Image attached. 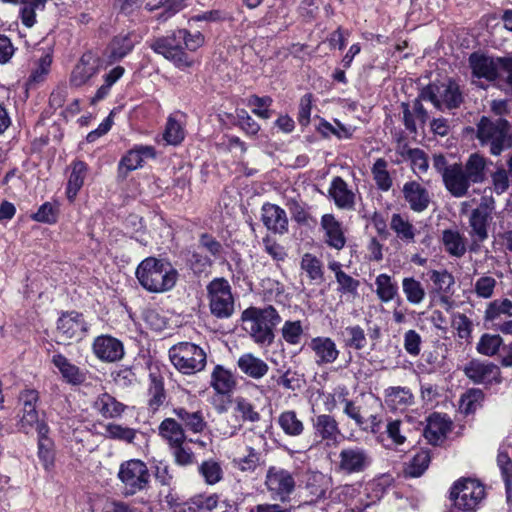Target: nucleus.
<instances>
[{"label":"nucleus","mask_w":512,"mask_h":512,"mask_svg":"<svg viewBox=\"0 0 512 512\" xmlns=\"http://www.w3.org/2000/svg\"><path fill=\"white\" fill-rule=\"evenodd\" d=\"M241 321L249 323L247 329L254 343L270 346L275 340V329L281 323L282 317L272 305L264 307L249 306L242 311Z\"/></svg>","instance_id":"1"},{"label":"nucleus","mask_w":512,"mask_h":512,"mask_svg":"<svg viewBox=\"0 0 512 512\" xmlns=\"http://www.w3.org/2000/svg\"><path fill=\"white\" fill-rule=\"evenodd\" d=\"M139 284L150 293H163L172 290L178 279V272L170 263L155 257L143 259L136 268Z\"/></svg>","instance_id":"2"},{"label":"nucleus","mask_w":512,"mask_h":512,"mask_svg":"<svg viewBox=\"0 0 512 512\" xmlns=\"http://www.w3.org/2000/svg\"><path fill=\"white\" fill-rule=\"evenodd\" d=\"M476 138L481 146L498 156L511 145L509 122L500 117L491 119L483 116L477 124Z\"/></svg>","instance_id":"3"},{"label":"nucleus","mask_w":512,"mask_h":512,"mask_svg":"<svg viewBox=\"0 0 512 512\" xmlns=\"http://www.w3.org/2000/svg\"><path fill=\"white\" fill-rule=\"evenodd\" d=\"M169 360L175 369L183 375H194L203 371L207 365L205 350L189 341H181L168 350Z\"/></svg>","instance_id":"4"},{"label":"nucleus","mask_w":512,"mask_h":512,"mask_svg":"<svg viewBox=\"0 0 512 512\" xmlns=\"http://www.w3.org/2000/svg\"><path fill=\"white\" fill-rule=\"evenodd\" d=\"M484 484L472 477L457 479L449 490L452 505L463 512H474L485 498Z\"/></svg>","instance_id":"5"},{"label":"nucleus","mask_w":512,"mask_h":512,"mask_svg":"<svg viewBox=\"0 0 512 512\" xmlns=\"http://www.w3.org/2000/svg\"><path fill=\"white\" fill-rule=\"evenodd\" d=\"M373 464V457L364 446L353 445L340 449L337 459L332 462L333 471L340 476L365 473Z\"/></svg>","instance_id":"6"},{"label":"nucleus","mask_w":512,"mask_h":512,"mask_svg":"<svg viewBox=\"0 0 512 512\" xmlns=\"http://www.w3.org/2000/svg\"><path fill=\"white\" fill-rule=\"evenodd\" d=\"M210 312L218 319H227L234 313L231 286L225 278H215L207 285Z\"/></svg>","instance_id":"7"},{"label":"nucleus","mask_w":512,"mask_h":512,"mask_svg":"<svg viewBox=\"0 0 512 512\" xmlns=\"http://www.w3.org/2000/svg\"><path fill=\"white\" fill-rule=\"evenodd\" d=\"M19 404L21 406L20 419L18 421L19 430L25 434L38 430L41 423H47L40 419L38 406L40 404V393L36 389L26 388L19 393Z\"/></svg>","instance_id":"8"},{"label":"nucleus","mask_w":512,"mask_h":512,"mask_svg":"<svg viewBox=\"0 0 512 512\" xmlns=\"http://www.w3.org/2000/svg\"><path fill=\"white\" fill-rule=\"evenodd\" d=\"M420 98L430 101L439 110L457 108L463 101L460 88L454 81L430 84L423 89Z\"/></svg>","instance_id":"9"},{"label":"nucleus","mask_w":512,"mask_h":512,"mask_svg":"<svg viewBox=\"0 0 512 512\" xmlns=\"http://www.w3.org/2000/svg\"><path fill=\"white\" fill-rule=\"evenodd\" d=\"M88 331V323L83 313L76 310L62 311L56 321V333L59 345L70 344L71 340H81Z\"/></svg>","instance_id":"10"},{"label":"nucleus","mask_w":512,"mask_h":512,"mask_svg":"<svg viewBox=\"0 0 512 512\" xmlns=\"http://www.w3.org/2000/svg\"><path fill=\"white\" fill-rule=\"evenodd\" d=\"M118 478L125 486L126 495H134L148 487L150 473L142 460L131 459L120 465Z\"/></svg>","instance_id":"11"},{"label":"nucleus","mask_w":512,"mask_h":512,"mask_svg":"<svg viewBox=\"0 0 512 512\" xmlns=\"http://www.w3.org/2000/svg\"><path fill=\"white\" fill-rule=\"evenodd\" d=\"M149 47L157 54L173 62L178 68L191 67L193 61L184 51L181 38L176 36V31L171 35L163 36L152 40Z\"/></svg>","instance_id":"12"},{"label":"nucleus","mask_w":512,"mask_h":512,"mask_svg":"<svg viewBox=\"0 0 512 512\" xmlns=\"http://www.w3.org/2000/svg\"><path fill=\"white\" fill-rule=\"evenodd\" d=\"M265 485L273 500L288 501L294 492L296 482L293 474L281 467L270 466L266 473Z\"/></svg>","instance_id":"13"},{"label":"nucleus","mask_w":512,"mask_h":512,"mask_svg":"<svg viewBox=\"0 0 512 512\" xmlns=\"http://www.w3.org/2000/svg\"><path fill=\"white\" fill-rule=\"evenodd\" d=\"M91 350L95 358L103 363H116L125 356L124 343L110 334L96 336L92 341Z\"/></svg>","instance_id":"14"},{"label":"nucleus","mask_w":512,"mask_h":512,"mask_svg":"<svg viewBox=\"0 0 512 512\" xmlns=\"http://www.w3.org/2000/svg\"><path fill=\"white\" fill-rule=\"evenodd\" d=\"M464 374L475 384L490 386L500 384L502 376L500 368L493 363L471 360L464 367Z\"/></svg>","instance_id":"15"},{"label":"nucleus","mask_w":512,"mask_h":512,"mask_svg":"<svg viewBox=\"0 0 512 512\" xmlns=\"http://www.w3.org/2000/svg\"><path fill=\"white\" fill-rule=\"evenodd\" d=\"M313 436L321 442H325L327 446L338 443L342 436L338 421L330 414H315L311 418Z\"/></svg>","instance_id":"16"},{"label":"nucleus","mask_w":512,"mask_h":512,"mask_svg":"<svg viewBox=\"0 0 512 512\" xmlns=\"http://www.w3.org/2000/svg\"><path fill=\"white\" fill-rule=\"evenodd\" d=\"M51 363L59 371L62 381L71 387H80L87 382L89 371L72 363L64 354H54Z\"/></svg>","instance_id":"17"},{"label":"nucleus","mask_w":512,"mask_h":512,"mask_svg":"<svg viewBox=\"0 0 512 512\" xmlns=\"http://www.w3.org/2000/svg\"><path fill=\"white\" fill-rule=\"evenodd\" d=\"M504 59H493L485 55L473 53L469 57L472 75L478 80L494 81L502 76Z\"/></svg>","instance_id":"18"},{"label":"nucleus","mask_w":512,"mask_h":512,"mask_svg":"<svg viewBox=\"0 0 512 512\" xmlns=\"http://www.w3.org/2000/svg\"><path fill=\"white\" fill-rule=\"evenodd\" d=\"M427 275L432 283L429 294L431 296H439L441 303L446 305V310H448L452 305L451 296L454 293V276L446 269L430 270Z\"/></svg>","instance_id":"19"},{"label":"nucleus","mask_w":512,"mask_h":512,"mask_svg":"<svg viewBox=\"0 0 512 512\" xmlns=\"http://www.w3.org/2000/svg\"><path fill=\"white\" fill-rule=\"evenodd\" d=\"M306 346L313 353L315 363L319 367L333 364L340 355L335 341L328 336L313 337Z\"/></svg>","instance_id":"20"},{"label":"nucleus","mask_w":512,"mask_h":512,"mask_svg":"<svg viewBox=\"0 0 512 512\" xmlns=\"http://www.w3.org/2000/svg\"><path fill=\"white\" fill-rule=\"evenodd\" d=\"M100 67L98 56L90 51L84 53L71 73L70 84L75 87L83 86L98 74Z\"/></svg>","instance_id":"21"},{"label":"nucleus","mask_w":512,"mask_h":512,"mask_svg":"<svg viewBox=\"0 0 512 512\" xmlns=\"http://www.w3.org/2000/svg\"><path fill=\"white\" fill-rule=\"evenodd\" d=\"M37 432V456L45 471L55 467L56 451L54 440L49 436L51 429L48 423H41Z\"/></svg>","instance_id":"22"},{"label":"nucleus","mask_w":512,"mask_h":512,"mask_svg":"<svg viewBox=\"0 0 512 512\" xmlns=\"http://www.w3.org/2000/svg\"><path fill=\"white\" fill-rule=\"evenodd\" d=\"M452 422L444 414L433 412L427 418V424L423 430V435L431 445H440L451 430Z\"/></svg>","instance_id":"23"},{"label":"nucleus","mask_w":512,"mask_h":512,"mask_svg":"<svg viewBox=\"0 0 512 512\" xmlns=\"http://www.w3.org/2000/svg\"><path fill=\"white\" fill-rule=\"evenodd\" d=\"M92 409L105 419H118L126 411L127 405L104 391L92 402Z\"/></svg>","instance_id":"24"},{"label":"nucleus","mask_w":512,"mask_h":512,"mask_svg":"<svg viewBox=\"0 0 512 512\" xmlns=\"http://www.w3.org/2000/svg\"><path fill=\"white\" fill-rule=\"evenodd\" d=\"M443 182L446 189L455 197L465 196L472 185L462 164L458 163L450 165V169L445 173Z\"/></svg>","instance_id":"25"},{"label":"nucleus","mask_w":512,"mask_h":512,"mask_svg":"<svg viewBox=\"0 0 512 512\" xmlns=\"http://www.w3.org/2000/svg\"><path fill=\"white\" fill-rule=\"evenodd\" d=\"M210 385L216 394L231 397L236 389L237 380L230 370L217 364L211 373Z\"/></svg>","instance_id":"26"},{"label":"nucleus","mask_w":512,"mask_h":512,"mask_svg":"<svg viewBox=\"0 0 512 512\" xmlns=\"http://www.w3.org/2000/svg\"><path fill=\"white\" fill-rule=\"evenodd\" d=\"M156 151L153 146L136 145L130 149L121 159L119 168H125L127 171H133L142 167L147 159H154Z\"/></svg>","instance_id":"27"},{"label":"nucleus","mask_w":512,"mask_h":512,"mask_svg":"<svg viewBox=\"0 0 512 512\" xmlns=\"http://www.w3.org/2000/svg\"><path fill=\"white\" fill-rule=\"evenodd\" d=\"M174 415L182 424L185 432L201 434L207 428V422L201 410L189 411L185 407H177L173 409Z\"/></svg>","instance_id":"28"},{"label":"nucleus","mask_w":512,"mask_h":512,"mask_svg":"<svg viewBox=\"0 0 512 512\" xmlns=\"http://www.w3.org/2000/svg\"><path fill=\"white\" fill-rule=\"evenodd\" d=\"M387 406L394 411H405L414 403V395L408 387L392 386L384 391Z\"/></svg>","instance_id":"29"},{"label":"nucleus","mask_w":512,"mask_h":512,"mask_svg":"<svg viewBox=\"0 0 512 512\" xmlns=\"http://www.w3.org/2000/svg\"><path fill=\"white\" fill-rule=\"evenodd\" d=\"M158 435L167 444L168 448L187 441L185 429L174 418H165L161 421L158 426Z\"/></svg>","instance_id":"30"},{"label":"nucleus","mask_w":512,"mask_h":512,"mask_svg":"<svg viewBox=\"0 0 512 512\" xmlns=\"http://www.w3.org/2000/svg\"><path fill=\"white\" fill-rule=\"evenodd\" d=\"M489 163L491 162L479 153H472L462 166L472 184H481L487 178Z\"/></svg>","instance_id":"31"},{"label":"nucleus","mask_w":512,"mask_h":512,"mask_svg":"<svg viewBox=\"0 0 512 512\" xmlns=\"http://www.w3.org/2000/svg\"><path fill=\"white\" fill-rule=\"evenodd\" d=\"M403 194L405 200L414 211L421 212L428 207L430 201L429 194L419 183L415 181L405 183Z\"/></svg>","instance_id":"32"},{"label":"nucleus","mask_w":512,"mask_h":512,"mask_svg":"<svg viewBox=\"0 0 512 512\" xmlns=\"http://www.w3.org/2000/svg\"><path fill=\"white\" fill-rule=\"evenodd\" d=\"M237 365L241 372L253 379L264 377L269 370L268 364L252 353L242 354L237 361Z\"/></svg>","instance_id":"33"},{"label":"nucleus","mask_w":512,"mask_h":512,"mask_svg":"<svg viewBox=\"0 0 512 512\" xmlns=\"http://www.w3.org/2000/svg\"><path fill=\"white\" fill-rule=\"evenodd\" d=\"M329 194L339 208L350 209L355 203V194L341 177H335L330 185Z\"/></svg>","instance_id":"34"},{"label":"nucleus","mask_w":512,"mask_h":512,"mask_svg":"<svg viewBox=\"0 0 512 512\" xmlns=\"http://www.w3.org/2000/svg\"><path fill=\"white\" fill-rule=\"evenodd\" d=\"M277 424L288 437L297 438L305 432V424L295 410L282 411L278 416Z\"/></svg>","instance_id":"35"},{"label":"nucleus","mask_w":512,"mask_h":512,"mask_svg":"<svg viewBox=\"0 0 512 512\" xmlns=\"http://www.w3.org/2000/svg\"><path fill=\"white\" fill-rule=\"evenodd\" d=\"M149 387H148V407L153 412H156L166 400V391L164 387V378L159 372H151L149 374Z\"/></svg>","instance_id":"36"},{"label":"nucleus","mask_w":512,"mask_h":512,"mask_svg":"<svg viewBox=\"0 0 512 512\" xmlns=\"http://www.w3.org/2000/svg\"><path fill=\"white\" fill-rule=\"evenodd\" d=\"M305 491L311 497L310 503L325 498L328 490V482L325 475L319 471H311L306 475Z\"/></svg>","instance_id":"37"},{"label":"nucleus","mask_w":512,"mask_h":512,"mask_svg":"<svg viewBox=\"0 0 512 512\" xmlns=\"http://www.w3.org/2000/svg\"><path fill=\"white\" fill-rule=\"evenodd\" d=\"M132 37L133 35L129 33L114 37L107 49V57L110 63L121 60L133 50L135 41Z\"/></svg>","instance_id":"38"},{"label":"nucleus","mask_w":512,"mask_h":512,"mask_svg":"<svg viewBox=\"0 0 512 512\" xmlns=\"http://www.w3.org/2000/svg\"><path fill=\"white\" fill-rule=\"evenodd\" d=\"M375 285L376 295L381 302L388 303L395 297H398V304L401 303L398 294V285L390 275L386 273L379 274L375 279Z\"/></svg>","instance_id":"39"},{"label":"nucleus","mask_w":512,"mask_h":512,"mask_svg":"<svg viewBox=\"0 0 512 512\" xmlns=\"http://www.w3.org/2000/svg\"><path fill=\"white\" fill-rule=\"evenodd\" d=\"M86 174L87 165L83 161L73 162L66 189L67 198L70 202L74 201L78 191L83 186Z\"/></svg>","instance_id":"40"},{"label":"nucleus","mask_w":512,"mask_h":512,"mask_svg":"<svg viewBox=\"0 0 512 512\" xmlns=\"http://www.w3.org/2000/svg\"><path fill=\"white\" fill-rule=\"evenodd\" d=\"M387 486L380 481H371L364 487L363 495L359 498L357 508L366 509L380 501L387 492Z\"/></svg>","instance_id":"41"},{"label":"nucleus","mask_w":512,"mask_h":512,"mask_svg":"<svg viewBox=\"0 0 512 512\" xmlns=\"http://www.w3.org/2000/svg\"><path fill=\"white\" fill-rule=\"evenodd\" d=\"M343 345L345 348L357 351L363 350L367 346V335L360 325H349L341 332Z\"/></svg>","instance_id":"42"},{"label":"nucleus","mask_w":512,"mask_h":512,"mask_svg":"<svg viewBox=\"0 0 512 512\" xmlns=\"http://www.w3.org/2000/svg\"><path fill=\"white\" fill-rule=\"evenodd\" d=\"M431 462V453L429 449L418 450L411 458L409 464L405 468V475L412 478H417L429 467Z\"/></svg>","instance_id":"43"},{"label":"nucleus","mask_w":512,"mask_h":512,"mask_svg":"<svg viewBox=\"0 0 512 512\" xmlns=\"http://www.w3.org/2000/svg\"><path fill=\"white\" fill-rule=\"evenodd\" d=\"M300 267L306 272L310 281L321 282L324 280L323 262L312 253H305L300 262Z\"/></svg>","instance_id":"44"},{"label":"nucleus","mask_w":512,"mask_h":512,"mask_svg":"<svg viewBox=\"0 0 512 512\" xmlns=\"http://www.w3.org/2000/svg\"><path fill=\"white\" fill-rule=\"evenodd\" d=\"M47 0H21L19 1V15L21 22L27 28H31L36 23V11L43 10Z\"/></svg>","instance_id":"45"},{"label":"nucleus","mask_w":512,"mask_h":512,"mask_svg":"<svg viewBox=\"0 0 512 512\" xmlns=\"http://www.w3.org/2000/svg\"><path fill=\"white\" fill-rule=\"evenodd\" d=\"M402 290L407 301L412 305L420 304L426 296V291L422 283L414 277L403 278Z\"/></svg>","instance_id":"46"},{"label":"nucleus","mask_w":512,"mask_h":512,"mask_svg":"<svg viewBox=\"0 0 512 512\" xmlns=\"http://www.w3.org/2000/svg\"><path fill=\"white\" fill-rule=\"evenodd\" d=\"M105 438L123 441L126 443H133L136 438V430L130 427L123 426L115 422H109L105 426Z\"/></svg>","instance_id":"47"},{"label":"nucleus","mask_w":512,"mask_h":512,"mask_svg":"<svg viewBox=\"0 0 512 512\" xmlns=\"http://www.w3.org/2000/svg\"><path fill=\"white\" fill-rule=\"evenodd\" d=\"M198 472L208 485H214L223 478V470L220 463L212 458L204 460L198 466Z\"/></svg>","instance_id":"48"},{"label":"nucleus","mask_w":512,"mask_h":512,"mask_svg":"<svg viewBox=\"0 0 512 512\" xmlns=\"http://www.w3.org/2000/svg\"><path fill=\"white\" fill-rule=\"evenodd\" d=\"M502 346L503 339L500 335L484 333L476 345V350L481 355L491 357L496 355Z\"/></svg>","instance_id":"49"},{"label":"nucleus","mask_w":512,"mask_h":512,"mask_svg":"<svg viewBox=\"0 0 512 512\" xmlns=\"http://www.w3.org/2000/svg\"><path fill=\"white\" fill-rule=\"evenodd\" d=\"M175 465L188 467L196 463V456L193 450L185 443H178L168 448Z\"/></svg>","instance_id":"50"},{"label":"nucleus","mask_w":512,"mask_h":512,"mask_svg":"<svg viewBox=\"0 0 512 512\" xmlns=\"http://www.w3.org/2000/svg\"><path fill=\"white\" fill-rule=\"evenodd\" d=\"M443 244L445 250L452 256L461 257L466 252L462 236L455 231L447 229L443 232Z\"/></svg>","instance_id":"51"},{"label":"nucleus","mask_w":512,"mask_h":512,"mask_svg":"<svg viewBox=\"0 0 512 512\" xmlns=\"http://www.w3.org/2000/svg\"><path fill=\"white\" fill-rule=\"evenodd\" d=\"M235 413L243 422L255 423L260 421V413L256 410L255 405L244 397L235 399Z\"/></svg>","instance_id":"52"},{"label":"nucleus","mask_w":512,"mask_h":512,"mask_svg":"<svg viewBox=\"0 0 512 512\" xmlns=\"http://www.w3.org/2000/svg\"><path fill=\"white\" fill-rule=\"evenodd\" d=\"M52 64V55L48 52L43 53L34 63L29 76V83L38 84L45 80L50 72Z\"/></svg>","instance_id":"53"},{"label":"nucleus","mask_w":512,"mask_h":512,"mask_svg":"<svg viewBox=\"0 0 512 512\" xmlns=\"http://www.w3.org/2000/svg\"><path fill=\"white\" fill-rule=\"evenodd\" d=\"M125 69L122 66L112 68L103 76L104 83L98 88L93 100L100 101L110 92L111 87L124 75Z\"/></svg>","instance_id":"54"},{"label":"nucleus","mask_w":512,"mask_h":512,"mask_svg":"<svg viewBox=\"0 0 512 512\" xmlns=\"http://www.w3.org/2000/svg\"><path fill=\"white\" fill-rule=\"evenodd\" d=\"M373 178L379 189L388 191L392 186V179L387 170V162L379 158L372 167Z\"/></svg>","instance_id":"55"},{"label":"nucleus","mask_w":512,"mask_h":512,"mask_svg":"<svg viewBox=\"0 0 512 512\" xmlns=\"http://www.w3.org/2000/svg\"><path fill=\"white\" fill-rule=\"evenodd\" d=\"M451 326L460 339L469 342L473 330V323L465 314L459 312L454 313L451 319Z\"/></svg>","instance_id":"56"},{"label":"nucleus","mask_w":512,"mask_h":512,"mask_svg":"<svg viewBox=\"0 0 512 512\" xmlns=\"http://www.w3.org/2000/svg\"><path fill=\"white\" fill-rule=\"evenodd\" d=\"M336 282L338 284L337 292L340 295H345L348 297H352L355 299L359 296V287L361 285L360 281L351 275L344 273L336 278Z\"/></svg>","instance_id":"57"},{"label":"nucleus","mask_w":512,"mask_h":512,"mask_svg":"<svg viewBox=\"0 0 512 512\" xmlns=\"http://www.w3.org/2000/svg\"><path fill=\"white\" fill-rule=\"evenodd\" d=\"M247 454L234 459L235 466L242 472H254L260 464L261 454L253 447H247Z\"/></svg>","instance_id":"58"},{"label":"nucleus","mask_w":512,"mask_h":512,"mask_svg":"<svg viewBox=\"0 0 512 512\" xmlns=\"http://www.w3.org/2000/svg\"><path fill=\"white\" fill-rule=\"evenodd\" d=\"M261 211V219L263 224L287 223L285 211L275 204L266 203L262 206Z\"/></svg>","instance_id":"59"},{"label":"nucleus","mask_w":512,"mask_h":512,"mask_svg":"<svg viewBox=\"0 0 512 512\" xmlns=\"http://www.w3.org/2000/svg\"><path fill=\"white\" fill-rule=\"evenodd\" d=\"M185 132L181 123L170 116L167 120L166 128L163 134L164 140L170 145H178L184 139Z\"/></svg>","instance_id":"60"},{"label":"nucleus","mask_w":512,"mask_h":512,"mask_svg":"<svg viewBox=\"0 0 512 512\" xmlns=\"http://www.w3.org/2000/svg\"><path fill=\"white\" fill-rule=\"evenodd\" d=\"M59 204L57 202H45L38 211L31 215L36 222L55 223L58 220Z\"/></svg>","instance_id":"61"},{"label":"nucleus","mask_w":512,"mask_h":512,"mask_svg":"<svg viewBox=\"0 0 512 512\" xmlns=\"http://www.w3.org/2000/svg\"><path fill=\"white\" fill-rule=\"evenodd\" d=\"M512 301L509 299H503L501 301L495 300L491 302L485 311L486 321H496L501 314L511 316Z\"/></svg>","instance_id":"62"},{"label":"nucleus","mask_w":512,"mask_h":512,"mask_svg":"<svg viewBox=\"0 0 512 512\" xmlns=\"http://www.w3.org/2000/svg\"><path fill=\"white\" fill-rule=\"evenodd\" d=\"M282 337L290 345H297L303 335V327L300 320H287L282 327Z\"/></svg>","instance_id":"63"},{"label":"nucleus","mask_w":512,"mask_h":512,"mask_svg":"<svg viewBox=\"0 0 512 512\" xmlns=\"http://www.w3.org/2000/svg\"><path fill=\"white\" fill-rule=\"evenodd\" d=\"M261 285L263 288L264 299L282 303V296L285 292V287L280 281L266 278L262 280Z\"/></svg>","instance_id":"64"}]
</instances>
